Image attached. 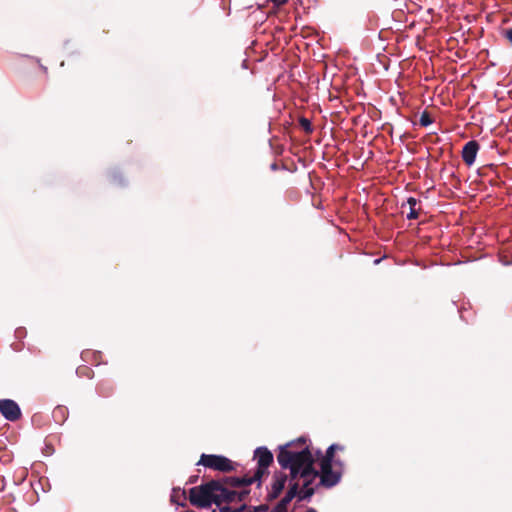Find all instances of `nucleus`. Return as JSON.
I'll return each mask as SVG.
<instances>
[{
	"label": "nucleus",
	"mask_w": 512,
	"mask_h": 512,
	"mask_svg": "<svg viewBox=\"0 0 512 512\" xmlns=\"http://www.w3.org/2000/svg\"><path fill=\"white\" fill-rule=\"evenodd\" d=\"M306 442L305 437H300L280 447L277 460L282 468L301 469V478H317L319 471L314 467L315 457Z\"/></svg>",
	"instance_id": "obj_1"
},
{
	"label": "nucleus",
	"mask_w": 512,
	"mask_h": 512,
	"mask_svg": "<svg viewBox=\"0 0 512 512\" xmlns=\"http://www.w3.org/2000/svg\"><path fill=\"white\" fill-rule=\"evenodd\" d=\"M218 480H211L205 484L192 487L189 490V501L191 505L197 508L210 507L215 504V489H218Z\"/></svg>",
	"instance_id": "obj_2"
},
{
	"label": "nucleus",
	"mask_w": 512,
	"mask_h": 512,
	"mask_svg": "<svg viewBox=\"0 0 512 512\" xmlns=\"http://www.w3.org/2000/svg\"><path fill=\"white\" fill-rule=\"evenodd\" d=\"M197 465L225 473L235 470L234 463L230 459L215 454H202Z\"/></svg>",
	"instance_id": "obj_3"
},
{
	"label": "nucleus",
	"mask_w": 512,
	"mask_h": 512,
	"mask_svg": "<svg viewBox=\"0 0 512 512\" xmlns=\"http://www.w3.org/2000/svg\"><path fill=\"white\" fill-rule=\"evenodd\" d=\"M258 467L253 475V480L260 481L267 473V468L273 463V454L266 447H258L254 451Z\"/></svg>",
	"instance_id": "obj_4"
},
{
	"label": "nucleus",
	"mask_w": 512,
	"mask_h": 512,
	"mask_svg": "<svg viewBox=\"0 0 512 512\" xmlns=\"http://www.w3.org/2000/svg\"><path fill=\"white\" fill-rule=\"evenodd\" d=\"M320 471L318 477H320V484L326 488H331L337 485L341 479V472L337 469L333 470L331 464H319Z\"/></svg>",
	"instance_id": "obj_5"
},
{
	"label": "nucleus",
	"mask_w": 512,
	"mask_h": 512,
	"mask_svg": "<svg viewBox=\"0 0 512 512\" xmlns=\"http://www.w3.org/2000/svg\"><path fill=\"white\" fill-rule=\"evenodd\" d=\"M0 413L9 421H17L21 418L22 413L19 405L11 399H0Z\"/></svg>",
	"instance_id": "obj_6"
},
{
	"label": "nucleus",
	"mask_w": 512,
	"mask_h": 512,
	"mask_svg": "<svg viewBox=\"0 0 512 512\" xmlns=\"http://www.w3.org/2000/svg\"><path fill=\"white\" fill-rule=\"evenodd\" d=\"M218 486V489H215V498L217 501L215 504L217 506H220L222 503H232L236 501V491L229 490L220 480H218Z\"/></svg>",
	"instance_id": "obj_7"
},
{
	"label": "nucleus",
	"mask_w": 512,
	"mask_h": 512,
	"mask_svg": "<svg viewBox=\"0 0 512 512\" xmlns=\"http://www.w3.org/2000/svg\"><path fill=\"white\" fill-rule=\"evenodd\" d=\"M480 145L476 140L468 141L462 149V159L467 166L474 164Z\"/></svg>",
	"instance_id": "obj_8"
},
{
	"label": "nucleus",
	"mask_w": 512,
	"mask_h": 512,
	"mask_svg": "<svg viewBox=\"0 0 512 512\" xmlns=\"http://www.w3.org/2000/svg\"><path fill=\"white\" fill-rule=\"evenodd\" d=\"M298 494V483H294L289 487L286 495L272 509L271 512H287V507L294 497Z\"/></svg>",
	"instance_id": "obj_9"
},
{
	"label": "nucleus",
	"mask_w": 512,
	"mask_h": 512,
	"mask_svg": "<svg viewBox=\"0 0 512 512\" xmlns=\"http://www.w3.org/2000/svg\"><path fill=\"white\" fill-rule=\"evenodd\" d=\"M257 480H253V476L252 477H248V476H244V477H234V476H229V477H224L222 479V484H224V486H230V487H243V486H249L251 485L252 483L256 482Z\"/></svg>",
	"instance_id": "obj_10"
},
{
	"label": "nucleus",
	"mask_w": 512,
	"mask_h": 512,
	"mask_svg": "<svg viewBox=\"0 0 512 512\" xmlns=\"http://www.w3.org/2000/svg\"><path fill=\"white\" fill-rule=\"evenodd\" d=\"M287 476L285 474L276 475L272 484V489L268 494V500L276 499L285 487Z\"/></svg>",
	"instance_id": "obj_11"
},
{
	"label": "nucleus",
	"mask_w": 512,
	"mask_h": 512,
	"mask_svg": "<svg viewBox=\"0 0 512 512\" xmlns=\"http://www.w3.org/2000/svg\"><path fill=\"white\" fill-rule=\"evenodd\" d=\"M337 451V444H332L326 450L325 455L321 456L319 464H331L335 467L341 466V462L335 459V452Z\"/></svg>",
	"instance_id": "obj_12"
},
{
	"label": "nucleus",
	"mask_w": 512,
	"mask_h": 512,
	"mask_svg": "<svg viewBox=\"0 0 512 512\" xmlns=\"http://www.w3.org/2000/svg\"><path fill=\"white\" fill-rule=\"evenodd\" d=\"M304 479L303 487L301 490L298 489V494L296 495L300 501L310 498L315 493L314 488L310 486L315 478L309 477Z\"/></svg>",
	"instance_id": "obj_13"
},
{
	"label": "nucleus",
	"mask_w": 512,
	"mask_h": 512,
	"mask_svg": "<svg viewBox=\"0 0 512 512\" xmlns=\"http://www.w3.org/2000/svg\"><path fill=\"white\" fill-rule=\"evenodd\" d=\"M417 203H418V200L416 198H414V197H409L407 199V204L409 205V208H410V211L407 214V218L409 220L417 219L419 217V212L416 209Z\"/></svg>",
	"instance_id": "obj_14"
},
{
	"label": "nucleus",
	"mask_w": 512,
	"mask_h": 512,
	"mask_svg": "<svg viewBox=\"0 0 512 512\" xmlns=\"http://www.w3.org/2000/svg\"><path fill=\"white\" fill-rule=\"evenodd\" d=\"M67 416V409L64 406H58L53 410V417L57 422H63Z\"/></svg>",
	"instance_id": "obj_15"
},
{
	"label": "nucleus",
	"mask_w": 512,
	"mask_h": 512,
	"mask_svg": "<svg viewBox=\"0 0 512 512\" xmlns=\"http://www.w3.org/2000/svg\"><path fill=\"white\" fill-rule=\"evenodd\" d=\"M299 125L305 131V133L311 134L313 132V126L309 119L301 117L299 119Z\"/></svg>",
	"instance_id": "obj_16"
},
{
	"label": "nucleus",
	"mask_w": 512,
	"mask_h": 512,
	"mask_svg": "<svg viewBox=\"0 0 512 512\" xmlns=\"http://www.w3.org/2000/svg\"><path fill=\"white\" fill-rule=\"evenodd\" d=\"M432 122H433V120H432L430 114L427 111H424L420 116V120H419L420 125L423 127H426V126L430 125Z\"/></svg>",
	"instance_id": "obj_17"
},
{
	"label": "nucleus",
	"mask_w": 512,
	"mask_h": 512,
	"mask_svg": "<svg viewBox=\"0 0 512 512\" xmlns=\"http://www.w3.org/2000/svg\"><path fill=\"white\" fill-rule=\"evenodd\" d=\"M109 177H110V181L112 183H115V184L116 183H119V184L122 183V177H121V175L117 171L111 172Z\"/></svg>",
	"instance_id": "obj_18"
},
{
	"label": "nucleus",
	"mask_w": 512,
	"mask_h": 512,
	"mask_svg": "<svg viewBox=\"0 0 512 512\" xmlns=\"http://www.w3.org/2000/svg\"><path fill=\"white\" fill-rule=\"evenodd\" d=\"M286 469L290 470V477L292 480H295L298 477H301V469L296 467H287Z\"/></svg>",
	"instance_id": "obj_19"
},
{
	"label": "nucleus",
	"mask_w": 512,
	"mask_h": 512,
	"mask_svg": "<svg viewBox=\"0 0 512 512\" xmlns=\"http://www.w3.org/2000/svg\"><path fill=\"white\" fill-rule=\"evenodd\" d=\"M245 508H246V505H242L241 507L236 508V509H232L229 506H224V507L220 508V512H242Z\"/></svg>",
	"instance_id": "obj_20"
},
{
	"label": "nucleus",
	"mask_w": 512,
	"mask_h": 512,
	"mask_svg": "<svg viewBox=\"0 0 512 512\" xmlns=\"http://www.w3.org/2000/svg\"><path fill=\"white\" fill-rule=\"evenodd\" d=\"M249 493H250L249 490H244V491H241V492H237L236 501H238V502L244 501Z\"/></svg>",
	"instance_id": "obj_21"
},
{
	"label": "nucleus",
	"mask_w": 512,
	"mask_h": 512,
	"mask_svg": "<svg viewBox=\"0 0 512 512\" xmlns=\"http://www.w3.org/2000/svg\"><path fill=\"white\" fill-rule=\"evenodd\" d=\"M269 509L268 505L262 504L254 508V512H267Z\"/></svg>",
	"instance_id": "obj_22"
},
{
	"label": "nucleus",
	"mask_w": 512,
	"mask_h": 512,
	"mask_svg": "<svg viewBox=\"0 0 512 512\" xmlns=\"http://www.w3.org/2000/svg\"><path fill=\"white\" fill-rule=\"evenodd\" d=\"M504 36L512 44V28L506 29L504 31Z\"/></svg>",
	"instance_id": "obj_23"
},
{
	"label": "nucleus",
	"mask_w": 512,
	"mask_h": 512,
	"mask_svg": "<svg viewBox=\"0 0 512 512\" xmlns=\"http://www.w3.org/2000/svg\"><path fill=\"white\" fill-rule=\"evenodd\" d=\"M273 2V4L277 7H280L282 6L283 4H285L288 0H271Z\"/></svg>",
	"instance_id": "obj_24"
},
{
	"label": "nucleus",
	"mask_w": 512,
	"mask_h": 512,
	"mask_svg": "<svg viewBox=\"0 0 512 512\" xmlns=\"http://www.w3.org/2000/svg\"><path fill=\"white\" fill-rule=\"evenodd\" d=\"M343 449H344V447H343V446H341V445H338V444H337V451H338V450L342 451Z\"/></svg>",
	"instance_id": "obj_25"
},
{
	"label": "nucleus",
	"mask_w": 512,
	"mask_h": 512,
	"mask_svg": "<svg viewBox=\"0 0 512 512\" xmlns=\"http://www.w3.org/2000/svg\"><path fill=\"white\" fill-rule=\"evenodd\" d=\"M315 455H316V457H317V458H320V456H321V451H320V450H318V451L316 452V454H315Z\"/></svg>",
	"instance_id": "obj_26"
},
{
	"label": "nucleus",
	"mask_w": 512,
	"mask_h": 512,
	"mask_svg": "<svg viewBox=\"0 0 512 512\" xmlns=\"http://www.w3.org/2000/svg\"><path fill=\"white\" fill-rule=\"evenodd\" d=\"M306 512H317L314 508H309Z\"/></svg>",
	"instance_id": "obj_27"
}]
</instances>
